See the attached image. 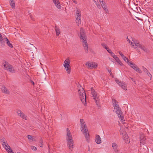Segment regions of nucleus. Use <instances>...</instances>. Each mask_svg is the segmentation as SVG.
Listing matches in <instances>:
<instances>
[{
  "label": "nucleus",
  "instance_id": "f257e3e1",
  "mask_svg": "<svg viewBox=\"0 0 153 153\" xmlns=\"http://www.w3.org/2000/svg\"><path fill=\"white\" fill-rule=\"evenodd\" d=\"M113 105L114 107V111L118 116L119 118L122 122L124 121L123 114L122 113L121 108L119 107L118 102L114 99L112 100Z\"/></svg>",
  "mask_w": 153,
  "mask_h": 153
},
{
  "label": "nucleus",
  "instance_id": "f03ea898",
  "mask_svg": "<svg viewBox=\"0 0 153 153\" xmlns=\"http://www.w3.org/2000/svg\"><path fill=\"white\" fill-rule=\"evenodd\" d=\"M80 34L79 35L80 39L82 42V44L85 52H88V44L87 42V36L83 28H81L80 30Z\"/></svg>",
  "mask_w": 153,
  "mask_h": 153
},
{
  "label": "nucleus",
  "instance_id": "7ed1b4c3",
  "mask_svg": "<svg viewBox=\"0 0 153 153\" xmlns=\"http://www.w3.org/2000/svg\"><path fill=\"white\" fill-rule=\"evenodd\" d=\"M66 140L67 142V144L68 148L71 150L74 147V143L70 131L68 128L66 129Z\"/></svg>",
  "mask_w": 153,
  "mask_h": 153
},
{
  "label": "nucleus",
  "instance_id": "20e7f679",
  "mask_svg": "<svg viewBox=\"0 0 153 153\" xmlns=\"http://www.w3.org/2000/svg\"><path fill=\"white\" fill-rule=\"evenodd\" d=\"M80 123L81 127V130L84 134L86 140L88 142H89V134H88V130L87 127L83 119H80Z\"/></svg>",
  "mask_w": 153,
  "mask_h": 153
},
{
  "label": "nucleus",
  "instance_id": "39448f33",
  "mask_svg": "<svg viewBox=\"0 0 153 153\" xmlns=\"http://www.w3.org/2000/svg\"><path fill=\"white\" fill-rule=\"evenodd\" d=\"M78 92L79 96L82 102L85 105L86 99V95L83 88L80 86L78 87Z\"/></svg>",
  "mask_w": 153,
  "mask_h": 153
},
{
  "label": "nucleus",
  "instance_id": "423d86ee",
  "mask_svg": "<svg viewBox=\"0 0 153 153\" xmlns=\"http://www.w3.org/2000/svg\"><path fill=\"white\" fill-rule=\"evenodd\" d=\"M5 69L11 73H14L15 70L13 66L10 65L8 62H4L3 63Z\"/></svg>",
  "mask_w": 153,
  "mask_h": 153
},
{
  "label": "nucleus",
  "instance_id": "0eeeda50",
  "mask_svg": "<svg viewBox=\"0 0 153 153\" xmlns=\"http://www.w3.org/2000/svg\"><path fill=\"white\" fill-rule=\"evenodd\" d=\"M91 94L94 97V99L97 105L99 104V95L97 94L92 88H91Z\"/></svg>",
  "mask_w": 153,
  "mask_h": 153
},
{
  "label": "nucleus",
  "instance_id": "6e6552de",
  "mask_svg": "<svg viewBox=\"0 0 153 153\" xmlns=\"http://www.w3.org/2000/svg\"><path fill=\"white\" fill-rule=\"evenodd\" d=\"M85 65L88 68L93 69L96 68L98 66V64L95 62H87L85 63Z\"/></svg>",
  "mask_w": 153,
  "mask_h": 153
},
{
  "label": "nucleus",
  "instance_id": "1a4fd4ad",
  "mask_svg": "<svg viewBox=\"0 0 153 153\" xmlns=\"http://www.w3.org/2000/svg\"><path fill=\"white\" fill-rule=\"evenodd\" d=\"M128 65L134 69L135 71L139 73H141L142 72L141 71L140 69L138 67V66L135 65L134 63L131 62H128Z\"/></svg>",
  "mask_w": 153,
  "mask_h": 153
},
{
  "label": "nucleus",
  "instance_id": "9d476101",
  "mask_svg": "<svg viewBox=\"0 0 153 153\" xmlns=\"http://www.w3.org/2000/svg\"><path fill=\"white\" fill-rule=\"evenodd\" d=\"M7 38L6 36H2L0 33V45L3 46L5 45V41Z\"/></svg>",
  "mask_w": 153,
  "mask_h": 153
},
{
  "label": "nucleus",
  "instance_id": "9b49d317",
  "mask_svg": "<svg viewBox=\"0 0 153 153\" xmlns=\"http://www.w3.org/2000/svg\"><path fill=\"white\" fill-rule=\"evenodd\" d=\"M122 134L123 135L122 138L125 143H129L130 142L129 138L127 134L124 131L123 133H122Z\"/></svg>",
  "mask_w": 153,
  "mask_h": 153
},
{
  "label": "nucleus",
  "instance_id": "f8f14e48",
  "mask_svg": "<svg viewBox=\"0 0 153 153\" xmlns=\"http://www.w3.org/2000/svg\"><path fill=\"white\" fill-rule=\"evenodd\" d=\"M134 16L135 18L137 19H142V18H145V17L146 16V15L143 13H139V14L137 13Z\"/></svg>",
  "mask_w": 153,
  "mask_h": 153
},
{
  "label": "nucleus",
  "instance_id": "ddd939ff",
  "mask_svg": "<svg viewBox=\"0 0 153 153\" xmlns=\"http://www.w3.org/2000/svg\"><path fill=\"white\" fill-rule=\"evenodd\" d=\"M17 114L18 115L23 119L26 120V116L20 110H18L17 111Z\"/></svg>",
  "mask_w": 153,
  "mask_h": 153
},
{
  "label": "nucleus",
  "instance_id": "4468645a",
  "mask_svg": "<svg viewBox=\"0 0 153 153\" xmlns=\"http://www.w3.org/2000/svg\"><path fill=\"white\" fill-rule=\"evenodd\" d=\"M4 148L7 150L8 153H14L12 150L11 148L9 146L8 143L3 146Z\"/></svg>",
  "mask_w": 153,
  "mask_h": 153
},
{
  "label": "nucleus",
  "instance_id": "2eb2a0df",
  "mask_svg": "<svg viewBox=\"0 0 153 153\" xmlns=\"http://www.w3.org/2000/svg\"><path fill=\"white\" fill-rule=\"evenodd\" d=\"M140 145L141 144H144L146 143V138L144 134H141L140 135Z\"/></svg>",
  "mask_w": 153,
  "mask_h": 153
},
{
  "label": "nucleus",
  "instance_id": "dca6fc26",
  "mask_svg": "<svg viewBox=\"0 0 153 153\" xmlns=\"http://www.w3.org/2000/svg\"><path fill=\"white\" fill-rule=\"evenodd\" d=\"M76 19H80L81 18L80 12L78 9L76 10Z\"/></svg>",
  "mask_w": 153,
  "mask_h": 153
},
{
  "label": "nucleus",
  "instance_id": "f3484780",
  "mask_svg": "<svg viewBox=\"0 0 153 153\" xmlns=\"http://www.w3.org/2000/svg\"><path fill=\"white\" fill-rule=\"evenodd\" d=\"M70 60L68 58H67L64 62L63 66L65 68L70 66Z\"/></svg>",
  "mask_w": 153,
  "mask_h": 153
},
{
  "label": "nucleus",
  "instance_id": "a211bd4d",
  "mask_svg": "<svg viewBox=\"0 0 153 153\" xmlns=\"http://www.w3.org/2000/svg\"><path fill=\"white\" fill-rule=\"evenodd\" d=\"M53 2L55 4V6L58 9H60L61 8V7L60 5V4L59 1V0H53Z\"/></svg>",
  "mask_w": 153,
  "mask_h": 153
},
{
  "label": "nucleus",
  "instance_id": "6ab92c4d",
  "mask_svg": "<svg viewBox=\"0 0 153 153\" xmlns=\"http://www.w3.org/2000/svg\"><path fill=\"white\" fill-rule=\"evenodd\" d=\"M99 1L104 10L106 12L108 11V10L106 9V6L105 5V2H104L103 0H99Z\"/></svg>",
  "mask_w": 153,
  "mask_h": 153
},
{
  "label": "nucleus",
  "instance_id": "aec40b11",
  "mask_svg": "<svg viewBox=\"0 0 153 153\" xmlns=\"http://www.w3.org/2000/svg\"><path fill=\"white\" fill-rule=\"evenodd\" d=\"M1 91L4 94H9L10 92L8 89L6 88L5 86H3L1 88Z\"/></svg>",
  "mask_w": 153,
  "mask_h": 153
},
{
  "label": "nucleus",
  "instance_id": "412c9836",
  "mask_svg": "<svg viewBox=\"0 0 153 153\" xmlns=\"http://www.w3.org/2000/svg\"><path fill=\"white\" fill-rule=\"evenodd\" d=\"M95 141L98 144H99L101 143V139L99 135H96Z\"/></svg>",
  "mask_w": 153,
  "mask_h": 153
},
{
  "label": "nucleus",
  "instance_id": "4be33fe9",
  "mask_svg": "<svg viewBox=\"0 0 153 153\" xmlns=\"http://www.w3.org/2000/svg\"><path fill=\"white\" fill-rule=\"evenodd\" d=\"M55 30L56 36H59L61 33L60 29L58 27L55 26Z\"/></svg>",
  "mask_w": 153,
  "mask_h": 153
},
{
  "label": "nucleus",
  "instance_id": "5701e85b",
  "mask_svg": "<svg viewBox=\"0 0 153 153\" xmlns=\"http://www.w3.org/2000/svg\"><path fill=\"white\" fill-rule=\"evenodd\" d=\"M112 146L115 152H117L118 151L117 149L118 146L117 144L114 143H112Z\"/></svg>",
  "mask_w": 153,
  "mask_h": 153
},
{
  "label": "nucleus",
  "instance_id": "b1692460",
  "mask_svg": "<svg viewBox=\"0 0 153 153\" xmlns=\"http://www.w3.org/2000/svg\"><path fill=\"white\" fill-rule=\"evenodd\" d=\"M119 52L120 55L122 56L123 59L125 60V61L126 62V60H127V63H128V59L126 57V56L122 53L121 52L119 51Z\"/></svg>",
  "mask_w": 153,
  "mask_h": 153
},
{
  "label": "nucleus",
  "instance_id": "393cba45",
  "mask_svg": "<svg viewBox=\"0 0 153 153\" xmlns=\"http://www.w3.org/2000/svg\"><path fill=\"white\" fill-rule=\"evenodd\" d=\"M0 141L3 146L7 143L6 139L4 137L1 139Z\"/></svg>",
  "mask_w": 153,
  "mask_h": 153
},
{
  "label": "nucleus",
  "instance_id": "a878e982",
  "mask_svg": "<svg viewBox=\"0 0 153 153\" xmlns=\"http://www.w3.org/2000/svg\"><path fill=\"white\" fill-rule=\"evenodd\" d=\"M120 85L121 86L122 88L124 90H127V86L123 82H122L121 84H120Z\"/></svg>",
  "mask_w": 153,
  "mask_h": 153
},
{
  "label": "nucleus",
  "instance_id": "bb28decb",
  "mask_svg": "<svg viewBox=\"0 0 153 153\" xmlns=\"http://www.w3.org/2000/svg\"><path fill=\"white\" fill-rule=\"evenodd\" d=\"M10 1V6L13 9H14L15 8V3L14 0H11Z\"/></svg>",
  "mask_w": 153,
  "mask_h": 153
},
{
  "label": "nucleus",
  "instance_id": "cd10ccee",
  "mask_svg": "<svg viewBox=\"0 0 153 153\" xmlns=\"http://www.w3.org/2000/svg\"><path fill=\"white\" fill-rule=\"evenodd\" d=\"M140 48L144 52H145L147 53H148L149 52V50L143 45H142Z\"/></svg>",
  "mask_w": 153,
  "mask_h": 153
},
{
  "label": "nucleus",
  "instance_id": "c85d7f7f",
  "mask_svg": "<svg viewBox=\"0 0 153 153\" xmlns=\"http://www.w3.org/2000/svg\"><path fill=\"white\" fill-rule=\"evenodd\" d=\"M66 70V71H67L68 74H69L71 71V68L70 66H69L67 67H66V68H65Z\"/></svg>",
  "mask_w": 153,
  "mask_h": 153
},
{
  "label": "nucleus",
  "instance_id": "c756f323",
  "mask_svg": "<svg viewBox=\"0 0 153 153\" xmlns=\"http://www.w3.org/2000/svg\"><path fill=\"white\" fill-rule=\"evenodd\" d=\"M7 44V45L10 47V48H12L13 47V45L11 43H10V41L9 40L7 39H6V41H5Z\"/></svg>",
  "mask_w": 153,
  "mask_h": 153
},
{
  "label": "nucleus",
  "instance_id": "7c9ffc66",
  "mask_svg": "<svg viewBox=\"0 0 153 153\" xmlns=\"http://www.w3.org/2000/svg\"><path fill=\"white\" fill-rule=\"evenodd\" d=\"M142 45L140 44L139 42L136 41L135 42V46L134 48H136L137 47H139L140 48L142 46Z\"/></svg>",
  "mask_w": 153,
  "mask_h": 153
},
{
  "label": "nucleus",
  "instance_id": "2f4dec72",
  "mask_svg": "<svg viewBox=\"0 0 153 153\" xmlns=\"http://www.w3.org/2000/svg\"><path fill=\"white\" fill-rule=\"evenodd\" d=\"M135 11L137 13H140V12H141V10L139 7H136Z\"/></svg>",
  "mask_w": 153,
  "mask_h": 153
},
{
  "label": "nucleus",
  "instance_id": "473e14b6",
  "mask_svg": "<svg viewBox=\"0 0 153 153\" xmlns=\"http://www.w3.org/2000/svg\"><path fill=\"white\" fill-rule=\"evenodd\" d=\"M27 137L29 140H30L32 141H33L34 140V138L32 136L30 135H28Z\"/></svg>",
  "mask_w": 153,
  "mask_h": 153
},
{
  "label": "nucleus",
  "instance_id": "72a5a7b5",
  "mask_svg": "<svg viewBox=\"0 0 153 153\" xmlns=\"http://www.w3.org/2000/svg\"><path fill=\"white\" fill-rule=\"evenodd\" d=\"M116 61L120 65V66H122L123 65V64L122 63L120 60L119 59H117V60H116Z\"/></svg>",
  "mask_w": 153,
  "mask_h": 153
},
{
  "label": "nucleus",
  "instance_id": "f704fd0d",
  "mask_svg": "<svg viewBox=\"0 0 153 153\" xmlns=\"http://www.w3.org/2000/svg\"><path fill=\"white\" fill-rule=\"evenodd\" d=\"M39 143L40 144V147H43V141L42 140H41L40 141Z\"/></svg>",
  "mask_w": 153,
  "mask_h": 153
},
{
  "label": "nucleus",
  "instance_id": "c9c22d12",
  "mask_svg": "<svg viewBox=\"0 0 153 153\" xmlns=\"http://www.w3.org/2000/svg\"><path fill=\"white\" fill-rule=\"evenodd\" d=\"M31 149L34 151H36L37 150L36 147L34 146H31Z\"/></svg>",
  "mask_w": 153,
  "mask_h": 153
},
{
  "label": "nucleus",
  "instance_id": "e433bc0d",
  "mask_svg": "<svg viewBox=\"0 0 153 153\" xmlns=\"http://www.w3.org/2000/svg\"><path fill=\"white\" fill-rule=\"evenodd\" d=\"M76 22L77 23V25L78 26L79 25V24H80L81 23V20H76Z\"/></svg>",
  "mask_w": 153,
  "mask_h": 153
},
{
  "label": "nucleus",
  "instance_id": "4c0bfd02",
  "mask_svg": "<svg viewBox=\"0 0 153 153\" xmlns=\"http://www.w3.org/2000/svg\"><path fill=\"white\" fill-rule=\"evenodd\" d=\"M115 81L119 85H120V84H121V83H122V82H121L119 80L117 79H115Z\"/></svg>",
  "mask_w": 153,
  "mask_h": 153
},
{
  "label": "nucleus",
  "instance_id": "58836bf2",
  "mask_svg": "<svg viewBox=\"0 0 153 153\" xmlns=\"http://www.w3.org/2000/svg\"><path fill=\"white\" fill-rule=\"evenodd\" d=\"M129 43H131V45H132V46L133 47H135V42H134V43H133V42H132L131 41H129Z\"/></svg>",
  "mask_w": 153,
  "mask_h": 153
},
{
  "label": "nucleus",
  "instance_id": "ea45409f",
  "mask_svg": "<svg viewBox=\"0 0 153 153\" xmlns=\"http://www.w3.org/2000/svg\"><path fill=\"white\" fill-rule=\"evenodd\" d=\"M102 47L104 48L105 49H106V48H108L106 47V45L104 43H102Z\"/></svg>",
  "mask_w": 153,
  "mask_h": 153
},
{
  "label": "nucleus",
  "instance_id": "a19ab883",
  "mask_svg": "<svg viewBox=\"0 0 153 153\" xmlns=\"http://www.w3.org/2000/svg\"><path fill=\"white\" fill-rule=\"evenodd\" d=\"M113 57L115 59L116 61L119 59L118 57L115 55H114V56H113Z\"/></svg>",
  "mask_w": 153,
  "mask_h": 153
},
{
  "label": "nucleus",
  "instance_id": "79ce46f5",
  "mask_svg": "<svg viewBox=\"0 0 153 153\" xmlns=\"http://www.w3.org/2000/svg\"><path fill=\"white\" fill-rule=\"evenodd\" d=\"M113 57L115 59L116 61L119 59L118 57L115 55H114V56H113Z\"/></svg>",
  "mask_w": 153,
  "mask_h": 153
},
{
  "label": "nucleus",
  "instance_id": "37998d69",
  "mask_svg": "<svg viewBox=\"0 0 153 153\" xmlns=\"http://www.w3.org/2000/svg\"><path fill=\"white\" fill-rule=\"evenodd\" d=\"M113 57L115 59L116 61L119 59L118 57L115 55H114V56H113Z\"/></svg>",
  "mask_w": 153,
  "mask_h": 153
},
{
  "label": "nucleus",
  "instance_id": "c03bdc74",
  "mask_svg": "<svg viewBox=\"0 0 153 153\" xmlns=\"http://www.w3.org/2000/svg\"><path fill=\"white\" fill-rule=\"evenodd\" d=\"M106 50L107 51L111 54V53L112 52L111 51V50L110 49H109V48H106Z\"/></svg>",
  "mask_w": 153,
  "mask_h": 153
},
{
  "label": "nucleus",
  "instance_id": "a18cd8bd",
  "mask_svg": "<svg viewBox=\"0 0 153 153\" xmlns=\"http://www.w3.org/2000/svg\"><path fill=\"white\" fill-rule=\"evenodd\" d=\"M149 77H151V78L152 77V75L150 74L149 72L148 71L146 73Z\"/></svg>",
  "mask_w": 153,
  "mask_h": 153
},
{
  "label": "nucleus",
  "instance_id": "49530a36",
  "mask_svg": "<svg viewBox=\"0 0 153 153\" xmlns=\"http://www.w3.org/2000/svg\"><path fill=\"white\" fill-rule=\"evenodd\" d=\"M143 71L145 72L146 73H147V72H148V71L147 69L146 68H144V67H143Z\"/></svg>",
  "mask_w": 153,
  "mask_h": 153
},
{
  "label": "nucleus",
  "instance_id": "de8ad7c7",
  "mask_svg": "<svg viewBox=\"0 0 153 153\" xmlns=\"http://www.w3.org/2000/svg\"><path fill=\"white\" fill-rule=\"evenodd\" d=\"M94 0V2L96 4H98V1H97V0Z\"/></svg>",
  "mask_w": 153,
  "mask_h": 153
},
{
  "label": "nucleus",
  "instance_id": "09e8293b",
  "mask_svg": "<svg viewBox=\"0 0 153 153\" xmlns=\"http://www.w3.org/2000/svg\"><path fill=\"white\" fill-rule=\"evenodd\" d=\"M97 7L99 9H100L101 8V6L100 5L98 4H97Z\"/></svg>",
  "mask_w": 153,
  "mask_h": 153
},
{
  "label": "nucleus",
  "instance_id": "8fccbe9b",
  "mask_svg": "<svg viewBox=\"0 0 153 153\" xmlns=\"http://www.w3.org/2000/svg\"><path fill=\"white\" fill-rule=\"evenodd\" d=\"M110 54L112 57H113V56H114V55H115L114 54V53L112 52Z\"/></svg>",
  "mask_w": 153,
  "mask_h": 153
},
{
  "label": "nucleus",
  "instance_id": "3c124183",
  "mask_svg": "<svg viewBox=\"0 0 153 153\" xmlns=\"http://www.w3.org/2000/svg\"><path fill=\"white\" fill-rule=\"evenodd\" d=\"M73 2L75 4H77V1L75 0H72Z\"/></svg>",
  "mask_w": 153,
  "mask_h": 153
},
{
  "label": "nucleus",
  "instance_id": "603ef678",
  "mask_svg": "<svg viewBox=\"0 0 153 153\" xmlns=\"http://www.w3.org/2000/svg\"><path fill=\"white\" fill-rule=\"evenodd\" d=\"M131 80H132V81H133L134 82H135V81H134V79L133 78H131Z\"/></svg>",
  "mask_w": 153,
  "mask_h": 153
},
{
  "label": "nucleus",
  "instance_id": "864d4df0",
  "mask_svg": "<svg viewBox=\"0 0 153 153\" xmlns=\"http://www.w3.org/2000/svg\"><path fill=\"white\" fill-rule=\"evenodd\" d=\"M108 71L109 72V73H111V70H108Z\"/></svg>",
  "mask_w": 153,
  "mask_h": 153
},
{
  "label": "nucleus",
  "instance_id": "5fc2aeb1",
  "mask_svg": "<svg viewBox=\"0 0 153 153\" xmlns=\"http://www.w3.org/2000/svg\"><path fill=\"white\" fill-rule=\"evenodd\" d=\"M32 83H33V85H34V82H32Z\"/></svg>",
  "mask_w": 153,
  "mask_h": 153
},
{
  "label": "nucleus",
  "instance_id": "6e6d98bb",
  "mask_svg": "<svg viewBox=\"0 0 153 153\" xmlns=\"http://www.w3.org/2000/svg\"><path fill=\"white\" fill-rule=\"evenodd\" d=\"M109 59H110V60H111V59H111L110 58H109Z\"/></svg>",
  "mask_w": 153,
  "mask_h": 153
},
{
  "label": "nucleus",
  "instance_id": "4d7b16f0",
  "mask_svg": "<svg viewBox=\"0 0 153 153\" xmlns=\"http://www.w3.org/2000/svg\"><path fill=\"white\" fill-rule=\"evenodd\" d=\"M134 16H133V19L134 18Z\"/></svg>",
  "mask_w": 153,
  "mask_h": 153
},
{
  "label": "nucleus",
  "instance_id": "13d9d810",
  "mask_svg": "<svg viewBox=\"0 0 153 153\" xmlns=\"http://www.w3.org/2000/svg\"><path fill=\"white\" fill-rule=\"evenodd\" d=\"M48 147L49 148V146H48Z\"/></svg>",
  "mask_w": 153,
  "mask_h": 153
},
{
  "label": "nucleus",
  "instance_id": "bf43d9fd",
  "mask_svg": "<svg viewBox=\"0 0 153 153\" xmlns=\"http://www.w3.org/2000/svg\"><path fill=\"white\" fill-rule=\"evenodd\" d=\"M17 153H21L19 152H18Z\"/></svg>",
  "mask_w": 153,
  "mask_h": 153
}]
</instances>
